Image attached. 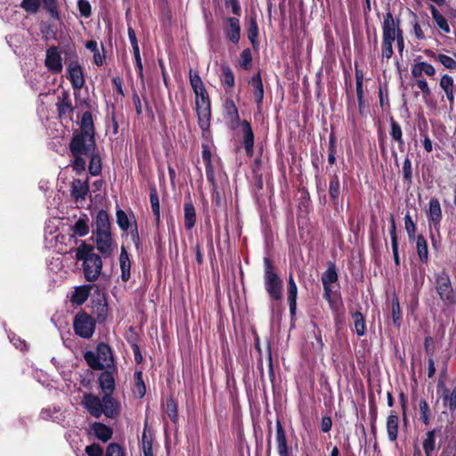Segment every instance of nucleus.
I'll list each match as a JSON object with an SVG mask.
<instances>
[{"instance_id": "f704fd0d", "label": "nucleus", "mask_w": 456, "mask_h": 456, "mask_svg": "<svg viewBox=\"0 0 456 456\" xmlns=\"http://www.w3.org/2000/svg\"><path fill=\"white\" fill-rule=\"evenodd\" d=\"M189 78L194 94L201 93L206 90L204 84L197 72H193L192 69H190Z\"/></svg>"}, {"instance_id": "4d7b16f0", "label": "nucleus", "mask_w": 456, "mask_h": 456, "mask_svg": "<svg viewBox=\"0 0 456 456\" xmlns=\"http://www.w3.org/2000/svg\"><path fill=\"white\" fill-rule=\"evenodd\" d=\"M106 456H124V452L118 444H110L107 448Z\"/></svg>"}, {"instance_id": "6ab92c4d", "label": "nucleus", "mask_w": 456, "mask_h": 456, "mask_svg": "<svg viewBox=\"0 0 456 456\" xmlns=\"http://www.w3.org/2000/svg\"><path fill=\"white\" fill-rule=\"evenodd\" d=\"M250 85L253 87V96L257 104L258 111L261 110V105L264 99V86L261 79L260 73L254 75L251 77Z\"/></svg>"}, {"instance_id": "393cba45", "label": "nucleus", "mask_w": 456, "mask_h": 456, "mask_svg": "<svg viewBox=\"0 0 456 456\" xmlns=\"http://www.w3.org/2000/svg\"><path fill=\"white\" fill-rule=\"evenodd\" d=\"M184 227L186 230H191L196 224V211L193 204L189 201L183 205Z\"/></svg>"}, {"instance_id": "a878e982", "label": "nucleus", "mask_w": 456, "mask_h": 456, "mask_svg": "<svg viewBox=\"0 0 456 456\" xmlns=\"http://www.w3.org/2000/svg\"><path fill=\"white\" fill-rule=\"evenodd\" d=\"M92 288L93 285L77 287L71 297V302L78 305H83L87 300Z\"/></svg>"}, {"instance_id": "39448f33", "label": "nucleus", "mask_w": 456, "mask_h": 456, "mask_svg": "<svg viewBox=\"0 0 456 456\" xmlns=\"http://www.w3.org/2000/svg\"><path fill=\"white\" fill-rule=\"evenodd\" d=\"M73 328L77 336L90 338L95 330V321L86 313H78L74 318Z\"/></svg>"}, {"instance_id": "2eb2a0df", "label": "nucleus", "mask_w": 456, "mask_h": 456, "mask_svg": "<svg viewBox=\"0 0 456 456\" xmlns=\"http://www.w3.org/2000/svg\"><path fill=\"white\" fill-rule=\"evenodd\" d=\"M95 243L97 249L104 256H110L113 251V240L111 233H95Z\"/></svg>"}, {"instance_id": "8fccbe9b", "label": "nucleus", "mask_w": 456, "mask_h": 456, "mask_svg": "<svg viewBox=\"0 0 456 456\" xmlns=\"http://www.w3.org/2000/svg\"><path fill=\"white\" fill-rule=\"evenodd\" d=\"M392 318L393 322L396 326H400L401 323V309L400 304L397 299L393 300L392 302Z\"/></svg>"}, {"instance_id": "bf43d9fd", "label": "nucleus", "mask_w": 456, "mask_h": 456, "mask_svg": "<svg viewBox=\"0 0 456 456\" xmlns=\"http://www.w3.org/2000/svg\"><path fill=\"white\" fill-rule=\"evenodd\" d=\"M86 452L88 456H102V449L96 444L86 446Z\"/></svg>"}, {"instance_id": "b1692460", "label": "nucleus", "mask_w": 456, "mask_h": 456, "mask_svg": "<svg viewBox=\"0 0 456 456\" xmlns=\"http://www.w3.org/2000/svg\"><path fill=\"white\" fill-rule=\"evenodd\" d=\"M94 435L101 441L107 442L112 436V429L101 422H94L91 426Z\"/></svg>"}, {"instance_id": "0e129e2a", "label": "nucleus", "mask_w": 456, "mask_h": 456, "mask_svg": "<svg viewBox=\"0 0 456 456\" xmlns=\"http://www.w3.org/2000/svg\"><path fill=\"white\" fill-rule=\"evenodd\" d=\"M417 86L421 90L423 93L424 98L430 95L431 91L428 85V82L425 79H419L416 83Z\"/></svg>"}, {"instance_id": "c9c22d12", "label": "nucleus", "mask_w": 456, "mask_h": 456, "mask_svg": "<svg viewBox=\"0 0 456 456\" xmlns=\"http://www.w3.org/2000/svg\"><path fill=\"white\" fill-rule=\"evenodd\" d=\"M90 159L89 172L92 175H98L102 171V161L101 158L94 154V151L87 157Z\"/></svg>"}, {"instance_id": "5fc2aeb1", "label": "nucleus", "mask_w": 456, "mask_h": 456, "mask_svg": "<svg viewBox=\"0 0 456 456\" xmlns=\"http://www.w3.org/2000/svg\"><path fill=\"white\" fill-rule=\"evenodd\" d=\"M77 7L82 16L88 18L91 15V4L87 0H78Z\"/></svg>"}, {"instance_id": "c756f323", "label": "nucleus", "mask_w": 456, "mask_h": 456, "mask_svg": "<svg viewBox=\"0 0 456 456\" xmlns=\"http://www.w3.org/2000/svg\"><path fill=\"white\" fill-rule=\"evenodd\" d=\"M108 232H110L109 216L105 211L101 210V211H99L97 217H96L95 233H108Z\"/></svg>"}, {"instance_id": "1a4fd4ad", "label": "nucleus", "mask_w": 456, "mask_h": 456, "mask_svg": "<svg viewBox=\"0 0 456 456\" xmlns=\"http://www.w3.org/2000/svg\"><path fill=\"white\" fill-rule=\"evenodd\" d=\"M402 34L403 31L400 29L399 20H395L390 12H387L382 23V38L395 41L396 37Z\"/></svg>"}, {"instance_id": "79ce46f5", "label": "nucleus", "mask_w": 456, "mask_h": 456, "mask_svg": "<svg viewBox=\"0 0 456 456\" xmlns=\"http://www.w3.org/2000/svg\"><path fill=\"white\" fill-rule=\"evenodd\" d=\"M150 200H151V210L155 216V220L157 223H159V219H160V208H159V197H158L156 191H152L151 193Z\"/></svg>"}, {"instance_id": "09e8293b", "label": "nucleus", "mask_w": 456, "mask_h": 456, "mask_svg": "<svg viewBox=\"0 0 456 456\" xmlns=\"http://www.w3.org/2000/svg\"><path fill=\"white\" fill-rule=\"evenodd\" d=\"M436 60L444 65L446 69H456V61L452 57L445 54H438Z\"/></svg>"}, {"instance_id": "a211bd4d", "label": "nucleus", "mask_w": 456, "mask_h": 456, "mask_svg": "<svg viewBox=\"0 0 456 456\" xmlns=\"http://www.w3.org/2000/svg\"><path fill=\"white\" fill-rule=\"evenodd\" d=\"M276 441L279 456H289L290 452L287 444L286 434L280 421L276 423Z\"/></svg>"}, {"instance_id": "2f4dec72", "label": "nucleus", "mask_w": 456, "mask_h": 456, "mask_svg": "<svg viewBox=\"0 0 456 456\" xmlns=\"http://www.w3.org/2000/svg\"><path fill=\"white\" fill-rule=\"evenodd\" d=\"M40 417L43 419H51L53 421H61L62 419V414L61 413V411H60V408L58 407H49V408H45L41 411L40 412Z\"/></svg>"}, {"instance_id": "de8ad7c7", "label": "nucleus", "mask_w": 456, "mask_h": 456, "mask_svg": "<svg viewBox=\"0 0 456 456\" xmlns=\"http://www.w3.org/2000/svg\"><path fill=\"white\" fill-rule=\"evenodd\" d=\"M41 4V0H22L21 7L28 12L35 13Z\"/></svg>"}, {"instance_id": "37998d69", "label": "nucleus", "mask_w": 456, "mask_h": 456, "mask_svg": "<svg viewBox=\"0 0 456 456\" xmlns=\"http://www.w3.org/2000/svg\"><path fill=\"white\" fill-rule=\"evenodd\" d=\"M117 223L122 231H127L130 226V222L125 211L118 209L116 212Z\"/></svg>"}, {"instance_id": "f03ea898", "label": "nucleus", "mask_w": 456, "mask_h": 456, "mask_svg": "<svg viewBox=\"0 0 456 456\" xmlns=\"http://www.w3.org/2000/svg\"><path fill=\"white\" fill-rule=\"evenodd\" d=\"M76 258L83 262V271L86 281H95L101 275L102 261L91 245L82 242L76 249Z\"/></svg>"}, {"instance_id": "f3484780", "label": "nucleus", "mask_w": 456, "mask_h": 456, "mask_svg": "<svg viewBox=\"0 0 456 456\" xmlns=\"http://www.w3.org/2000/svg\"><path fill=\"white\" fill-rule=\"evenodd\" d=\"M118 261H119V268L121 271L120 277H121V280L126 282L130 279V276H131V273H130L131 261H130L129 255L124 246L121 247Z\"/></svg>"}, {"instance_id": "9b49d317", "label": "nucleus", "mask_w": 456, "mask_h": 456, "mask_svg": "<svg viewBox=\"0 0 456 456\" xmlns=\"http://www.w3.org/2000/svg\"><path fill=\"white\" fill-rule=\"evenodd\" d=\"M338 281V273L336 270V265L333 263H330L327 270L323 273L322 276V283L323 285L324 298L330 302L331 301V283H334Z\"/></svg>"}, {"instance_id": "412c9836", "label": "nucleus", "mask_w": 456, "mask_h": 456, "mask_svg": "<svg viewBox=\"0 0 456 456\" xmlns=\"http://www.w3.org/2000/svg\"><path fill=\"white\" fill-rule=\"evenodd\" d=\"M89 191L88 183L86 181L76 179L71 184V195L76 200L86 199Z\"/></svg>"}, {"instance_id": "3c124183", "label": "nucleus", "mask_w": 456, "mask_h": 456, "mask_svg": "<svg viewBox=\"0 0 456 456\" xmlns=\"http://www.w3.org/2000/svg\"><path fill=\"white\" fill-rule=\"evenodd\" d=\"M440 87L445 92H449V91H452L453 90V87H454V81H453V78L445 74L444 76H442L441 79H440Z\"/></svg>"}, {"instance_id": "bb28decb", "label": "nucleus", "mask_w": 456, "mask_h": 456, "mask_svg": "<svg viewBox=\"0 0 456 456\" xmlns=\"http://www.w3.org/2000/svg\"><path fill=\"white\" fill-rule=\"evenodd\" d=\"M398 423H399V419H398L397 415L392 411L388 415V417L387 419V424H386L388 439L392 442H394L397 439Z\"/></svg>"}, {"instance_id": "680f3d73", "label": "nucleus", "mask_w": 456, "mask_h": 456, "mask_svg": "<svg viewBox=\"0 0 456 456\" xmlns=\"http://www.w3.org/2000/svg\"><path fill=\"white\" fill-rule=\"evenodd\" d=\"M444 401L451 410H454L456 408V386L451 394L444 397Z\"/></svg>"}, {"instance_id": "58836bf2", "label": "nucleus", "mask_w": 456, "mask_h": 456, "mask_svg": "<svg viewBox=\"0 0 456 456\" xmlns=\"http://www.w3.org/2000/svg\"><path fill=\"white\" fill-rule=\"evenodd\" d=\"M221 70L222 83L228 87H232L234 86V76L231 68L227 65H223Z\"/></svg>"}, {"instance_id": "e433bc0d", "label": "nucleus", "mask_w": 456, "mask_h": 456, "mask_svg": "<svg viewBox=\"0 0 456 456\" xmlns=\"http://www.w3.org/2000/svg\"><path fill=\"white\" fill-rule=\"evenodd\" d=\"M142 449L143 456H154L152 451V437L147 433L146 428H144L142 435Z\"/></svg>"}, {"instance_id": "4c0bfd02", "label": "nucleus", "mask_w": 456, "mask_h": 456, "mask_svg": "<svg viewBox=\"0 0 456 456\" xmlns=\"http://www.w3.org/2000/svg\"><path fill=\"white\" fill-rule=\"evenodd\" d=\"M390 135L393 140L396 141L401 149L404 146V142L403 140V132L400 125L395 120H391V132Z\"/></svg>"}, {"instance_id": "4468645a", "label": "nucleus", "mask_w": 456, "mask_h": 456, "mask_svg": "<svg viewBox=\"0 0 456 456\" xmlns=\"http://www.w3.org/2000/svg\"><path fill=\"white\" fill-rule=\"evenodd\" d=\"M428 218L429 226L438 231L442 220V209L439 200L436 198L429 201Z\"/></svg>"}, {"instance_id": "864d4df0", "label": "nucleus", "mask_w": 456, "mask_h": 456, "mask_svg": "<svg viewBox=\"0 0 456 456\" xmlns=\"http://www.w3.org/2000/svg\"><path fill=\"white\" fill-rule=\"evenodd\" d=\"M419 409L420 412V419L425 424L429 422V406L425 400H420L419 403Z\"/></svg>"}, {"instance_id": "4be33fe9", "label": "nucleus", "mask_w": 456, "mask_h": 456, "mask_svg": "<svg viewBox=\"0 0 456 456\" xmlns=\"http://www.w3.org/2000/svg\"><path fill=\"white\" fill-rule=\"evenodd\" d=\"M108 304L106 299L102 297L93 305V314L95 315L96 321L99 323H102L108 317Z\"/></svg>"}, {"instance_id": "ddd939ff", "label": "nucleus", "mask_w": 456, "mask_h": 456, "mask_svg": "<svg viewBox=\"0 0 456 456\" xmlns=\"http://www.w3.org/2000/svg\"><path fill=\"white\" fill-rule=\"evenodd\" d=\"M225 37L232 44H238L240 39V20L235 17H229L225 20L224 28Z\"/></svg>"}, {"instance_id": "052dcab7", "label": "nucleus", "mask_w": 456, "mask_h": 456, "mask_svg": "<svg viewBox=\"0 0 456 456\" xmlns=\"http://www.w3.org/2000/svg\"><path fill=\"white\" fill-rule=\"evenodd\" d=\"M167 415L170 418V419L173 422H175L176 419H177V411H176V407L172 400H170L167 403Z\"/></svg>"}, {"instance_id": "aec40b11", "label": "nucleus", "mask_w": 456, "mask_h": 456, "mask_svg": "<svg viewBox=\"0 0 456 456\" xmlns=\"http://www.w3.org/2000/svg\"><path fill=\"white\" fill-rule=\"evenodd\" d=\"M288 302L289 305V312L292 315L296 313L297 308V287L294 281L292 273L289 274L288 280Z\"/></svg>"}, {"instance_id": "72a5a7b5", "label": "nucleus", "mask_w": 456, "mask_h": 456, "mask_svg": "<svg viewBox=\"0 0 456 456\" xmlns=\"http://www.w3.org/2000/svg\"><path fill=\"white\" fill-rule=\"evenodd\" d=\"M354 331L359 337L365 334V321L363 315L360 312H355L352 314Z\"/></svg>"}, {"instance_id": "6e6d98bb", "label": "nucleus", "mask_w": 456, "mask_h": 456, "mask_svg": "<svg viewBox=\"0 0 456 456\" xmlns=\"http://www.w3.org/2000/svg\"><path fill=\"white\" fill-rule=\"evenodd\" d=\"M45 7L46 11L51 14L53 18L58 17L56 0H44Z\"/></svg>"}, {"instance_id": "423d86ee", "label": "nucleus", "mask_w": 456, "mask_h": 456, "mask_svg": "<svg viewBox=\"0 0 456 456\" xmlns=\"http://www.w3.org/2000/svg\"><path fill=\"white\" fill-rule=\"evenodd\" d=\"M195 95L199 125L202 129H206L208 126V120L210 118V102L207 90L195 94Z\"/></svg>"}, {"instance_id": "20e7f679", "label": "nucleus", "mask_w": 456, "mask_h": 456, "mask_svg": "<svg viewBox=\"0 0 456 456\" xmlns=\"http://www.w3.org/2000/svg\"><path fill=\"white\" fill-rule=\"evenodd\" d=\"M94 133V125L92 116L89 112H85L81 119V132L74 135L73 146L77 148L78 143H85L87 149L95 147Z\"/></svg>"}, {"instance_id": "a18cd8bd", "label": "nucleus", "mask_w": 456, "mask_h": 456, "mask_svg": "<svg viewBox=\"0 0 456 456\" xmlns=\"http://www.w3.org/2000/svg\"><path fill=\"white\" fill-rule=\"evenodd\" d=\"M72 230L75 235L83 237L88 233L89 228L84 219H78L74 224Z\"/></svg>"}, {"instance_id": "7c9ffc66", "label": "nucleus", "mask_w": 456, "mask_h": 456, "mask_svg": "<svg viewBox=\"0 0 456 456\" xmlns=\"http://www.w3.org/2000/svg\"><path fill=\"white\" fill-rule=\"evenodd\" d=\"M423 449L426 456H434L436 452V430H430L426 434Z\"/></svg>"}, {"instance_id": "49530a36", "label": "nucleus", "mask_w": 456, "mask_h": 456, "mask_svg": "<svg viewBox=\"0 0 456 456\" xmlns=\"http://www.w3.org/2000/svg\"><path fill=\"white\" fill-rule=\"evenodd\" d=\"M391 39L382 38V58L390 59L393 55V43Z\"/></svg>"}, {"instance_id": "6e6552de", "label": "nucleus", "mask_w": 456, "mask_h": 456, "mask_svg": "<svg viewBox=\"0 0 456 456\" xmlns=\"http://www.w3.org/2000/svg\"><path fill=\"white\" fill-rule=\"evenodd\" d=\"M436 290L443 300L456 304V288H452L447 273H441L436 276Z\"/></svg>"}, {"instance_id": "13d9d810", "label": "nucleus", "mask_w": 456, "mask_h": 456, "mask_svg": "<svg viewBox=\"0 0 456 456\" xmlns=\"http://www.w3.org/2000/svg\"><path fill=\"white\" fill-rule=\"evenodd\" d=\"M252 58H251V53L248 49L244 50L240 53V64L242 68L245 69H248L250 63H251Z\"/></svg>"}, {"instance_id": "5701e85b", "label": "nucleus", "mask_w": 456, "mask_h": 456, "mask_svg": "<svg viewBox=\"0 0 456 456\" xmlns=\"http://www.w3.org/2000/svg\"><path fill=\"white\" fill-rule=\"evenodd\" d=\"M423 74H425L428 77H433L436 74V69L431 64H429L426 61L416 62L411 67L412 77H420Z\"/></svg>"}, {"instance_id": "9d476101", "label": "nucleus", "mask_w": 456, "mask_h": 456, "mask_svg": "<svg viewBox=\"0 0 456 456\" xmlns=\"http://www.w3.org/2000/svg\"><path fill=\"white\" fill-rule=\"evenodd\" d=\"M45 65L49 71L57 74L62 70V58L56 46H51L47 49L45 60Z\"/></svg>"}, {"instance_id": "69168bd1", "label": "nucleus", "mask_w": 456, "mask_h": 456, "mask_svg": "<svg viewBox=\"0 0 456 456\" xmlns=\"http://www.w3.org/2000/svg\"><path fill=\"white\" fill-rule=\"evenodd\" d=\"M403 177L407 180L411 178V162L409 159H405L403 164Z\"/></svg>"}, {"instance_id": "cd10ccee", "label": "nucleus", "mask_w": 456, "mask_h": 456, "mask_svg": "<svg viewBox=\"0 0 456 456\" xmlns=\"http://www.w3.org/2000/svg\"><path fill=\"white\" fill-rule=\"evenodd\" d=\"M242 129L244 133V146L245 150L248 154H251L253 151V146H254V134L252 131V128L250 126V124L244 120L242 122Z\"/></svg>"}, {"instance_id": "a19ab883", "label": "nucleus", "mask_w": 456, "mask_h": 456, "mask_svg": "<svg viewBox=\"0 0 456 456\" xmlns=\"http://www.w3.org/2000/svg\"><path fill=\"white\" fill-rule=\"evenodd\" d=\"M258 37V27L255 18H250L248 28V37L251 44L255 45L257 43Z\"/></svg>"}, {"instance_id": "473e14b6", "label": "nucleus", "mask_w": 456, "mask_h": 456, "mask_svg": "<svg viewBox=\"0 0 456 456\" xmlns=\"http://www.w3.org/2000/svg\"><path fill=\"white\" fill-rule=\"evenodd\" d=\"M417 253L422 262H427L428 259V243L422 235L416 238Z\"/></svg>"}, {"instance_id": "e2e57ef3", "label": "nucleus", "mask_w": 456, "mask_h": 456, "mask_svg": "<svg viewBox=\"0 0 456 456\" xmlns=\"http://www.w3.org/2000/svg\"><path fill=\"white\" fill-rule=\"evenodd\" d=\"M225 109L231 118H238V110L232 101H227L225 102Z\"/></svg>"}, {"instance_id": "0eeeda50", "label": "nucleus", "mask_w": 456, "mask_h": 456, "mask_svg": "<svg viewBox=\"0 0 456 456\" xmlns=\"http://www.w3.org/2000/svg\"><path fill=\"white\" fill-rule=\"evenodd\" d=\"M95 147H90L87 149V146L85 143H78L77 148L73 146V141H71L69 149L74 157L73 161V168L80 173L85 170L87 157L94 151Z\"/></svg>"}, {"instance_id": "f257e3e1", "label": "nucleus", "mask_w": 456, "mask_h": 456, "mask_svg": "<svg viewBox=\"0 0 456 456\" xmlns=\"http://www.w3.org/2000/svg\"><path fill=\"white\" fill-rule=\"evenodd\" d=\"M99 385L103 394L100 398L92 393H85L81 404L93 417L99 419L104 415L108 419H116L119 416L121 406L119 402L112 396L115 389V379L112 373L102 372L99 377Z\"/></svg>"}, {"instance_id": "338daca9", "label": "nucleus", "mask_w": 456, "mask_h": 456, "mask_svg": "<svg viewBox=\"0 0 456 456\" xmlns=\"http://www.w3.org/2000/svg\"><path fill=\"white\" fill-rule=\"evenodd\" d=\"M404 224L407 233H415L416 232V225L412 221L410 215H406L404 216Z\"/></svg>"}, {"instance_id": "603ef678", "label": "nucleus", "mask_w": 456, "mask_h": 456, "mask_svg": "<svg viewBox=\"0 0 456 456\" xmlns=\"http://www.w3.org/2000/svg\"><path fill=\"white\" fill-rule=\"evenodd\" d=\"M71 110L72 108L69 96L68 94H64L62 99L58 102V110L60 114H65L69 111H71Z\"/></svg>"}, {"instance_id": "7ed1b4c3", "label": "nucleus", "mask_w": 456, "mask_h": 456, "mask_svg": "<svg viewBox=\"0 0 456 456\" xmlns=\"http://www.w3.org/2000/svg\"><path fill=\"white\" fill-rule=\"evenodd\" d=\"M265 289L273 300H280L282 297L283 283L279 275L274 272L271 261L265 258Z\"/></svg>"}, {"instance_id": "774afa93", "label": "nucleus", "mask_w": 456, "mask_h": 456, "mask_svg": "<svg viewBox=\"0 0 456 456\" xmlns=\"http://www.w3.org/2000/svg\"><path fill=\"white\" fill-rule=\"evenodd\" d=\"M206 175L208 181L213 185V187H216V179L212 163L206 164Z\"/></svg>"}, {"instance_id": "f8f14e48", "label": "nucleus", "mask_w": 456, "mask_h": 456, "mask_svg": "<svg viewBox=\"0 0 456 456\" xmlns=\"http://www.w3.org/2000/svg\"><path fill=\"white\" fill-rule=\"evenodd\" d=\"M68 75L74 89L79 90L85 86L86 81L83 69L77 61L69 62L68 66Z\"/></svg>"}, {"instance_id": "ea45409f", "label": "nucleus", "mask_w": 456, "mask_h": 456, "mask_svg": "<svg viewBox=\"0 0 456 456\" xmlns=\"http://www.w3.org/2000/svg\"><path fill=\"white\" fill-rule=\"evenodd\" d=\"M329 192L330 195V198L335 202L338 200L339 192H340V183L338 175H333V177L330 179V186H329Z\"/></svg>"}, {"instance_id": "c85d7f7f", "label": "nucleus", "mask_w": 456, "mask_h": 456, "mask_svg": "<svg viewBox=\"0 0 456 456\" xmlns=\"http://www.w3.org/2000/svg\"><path fill=\"white\" fill-rule=\"evenodd\" d=\"M433 20L436 26L445 34L451 32V28L447 23L446 19L440 13V12L434 5L429 7Z\"/></svg>"}, {"instance_id": "dca6fc26", "label": "nucleus", "mask_w": 456, "mask_h": 456, "mask_svg": "<svg viewBox=\"0 0 456 456\" xmlns=\"http://www.w3.org/2000/svg\"><path fill=\"white\" fill-rule=\"evenodd\" d=\"M96 358H99L103 368H109L113 364V354L111 348L105 343H100L96 349Z\"/></svg>"}, {"instance_id": "c03bdc74", "label": "nucleus", "mask_w": 456, "mask_h": 456, "mask_svg": "<svg viewBox=\"0 0 456 456\" xmlns=\"http://www.w3.org/2000/svg\"><path fill=\"white\" fill-rule=\"evenodd\" d=\"M97 354L96 353L88 351L85 354V359L88 365L95 370H102L104 369L103 366H102V363L99 360V358H96Z\"/></svg>"}]
</instances>
